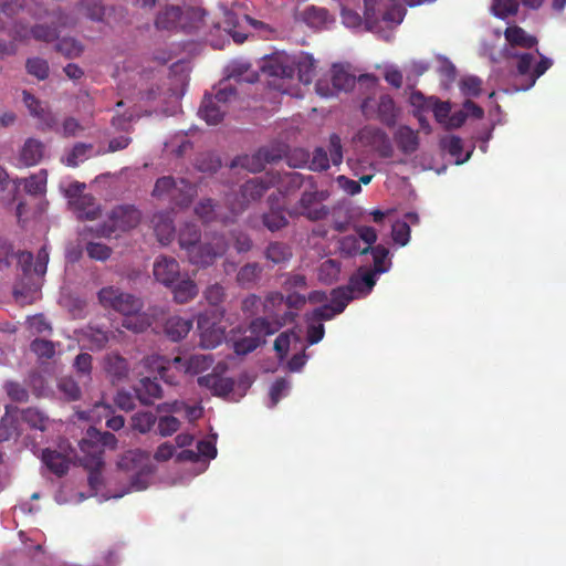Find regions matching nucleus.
<instances>
[{
  "label": "nucleus",
  "mask_w": 566,
  "mask_h": 566,
  "mask_svg": "<svg viewBox=\"0 0 566 566\" xmlns=\"http://www.w3.org/2000/svg\"><path fill=\"white\" fill-rule=\"evenodd\" d=\"M405 8L395 0L377 3L376 0H343L342 23L355 31H370L385 41H390L394 30L403 21Z\"/></svg>",
  "instance_id": "f257e3e1"
},
{
  "label": "nucleus",
  "mask_w": 566,
  "mask_h": 566,
  "mask_svg": "<svg viewBox=\"0 0 566 566\" xmlns=\"http://www.w3.org/2000/svg\"><path fill=\"white\" fill-rule=\"evenodd\" d=\"M359 91L368 94L360 105L361 113L368 118H376L380 94L378 93V80L376 78V86L374 88H363Z\"/></svg>",
  "instance_id": "4468645a"
},
{
  "label": "nucleus",
  "mask_w": 566,
  "mask_h": 566,
  "mask_svg": "<svg viewBox=\"0 0 566 566\" xmlns=\"http://www.w3.org/2000/svg\"><path fill=\"white\" fill-rule=\"evenodd\" d=\"M135 3L142 8H151L155 4V0H135Z\"/></svg>",
  "instance_id": "c9c22d12"
},
{
  "label": "nucleus",
  "mask_w": 566,
  "mask_h": 566,
  "mask_svg": "<svg viewBox=\"0 0 566 566\" xmlns=\"http://www.w3.org/2000/svg\"><path fill=\"white\" fill-rule=\"evenodd\" d=\"M482 81L473 75L464 76L460 82V91L464 96L476 97L481 93Z\"/></svg>",
  "instance_id": "412c9836"
},
{
  "label": "nucleus",
  "mask_w": 566,
  "mask_h": 566,
  "mask_svg": "<svg viewBox=\"0 0 566 566\" xmlns=\"http://www.w3.org/2000/svg\"><path fill=\"white\" fill-rule=\"evenodd\" d=\"M552 7L556 11H562L566 7V0H553Z\"/></svg>",
  "instance_id": "f704fd0d"
},
{
  "label": "nucleus",
  "mask_w": 566,
  "mask_h": 566,
  "mask_svg": "<svg viewBox=\"0 0 566 566\" xmlns=\"http://www.w3.org/2000/svg\"><path fill=\"white\" fill-rule=\"evenodd\" d=\"M2 28V24L0 23V29Z\"/></svg>",
  "instance_id": "37998d69"
},
{
  "label": "nucleus",
  "mask_w": 566,
  "mask_h": 566,
  "mask_svg": "<svg viewBox=\"0 0 566 566\" xmlns=\"http://www.w3.org/2000/svg\"><path fill=\"white\" fill-rule=\"evenodd\" d=\"M56 23L55 28H50L43 24H38L31 29V35L35 40L50 42L54 40L57 35V28H71L76 25L77 18L72 14H66L59 10L54 13Z\"/></svg>",
  "instance_id": "0eeeda50"
},
{
  "label": "nucleus",
  "mask_w": 566,
  "mask_h": 566,
  "mask_svg": "<svg viewBox=\"0 0 566 566\" xmlns=\"http://www.w3.org/2000/svg\"><path fill=\"white\" fill-rule=\"evenodd\" d=\"M431 101H434L433 96L426 97L420 92H413L410 95V103L418 109V118L423 129L427 128L428 124L424 119L423 114L430 112L429 105Z\"/></svg>",
  "instance_id": "dca6fc26"
},
{
  "label": "nucleus",
  "mask_w": 566,
  "mask_h": 566,
  "mask_svg": "<svg viewBox=\"0 0 566 566\" xmlns=\"http://www.w3.org/2000/svg\"><path fill=\"white\" fill-rule=\"evenodd\" d=\"M196 132H197V128L191 127V128L186 133V135H187V136H190V137H196Z\"/></svg>",
  "instance_id": "e433bc0d"
},
{
  "label": "nucleus",
  "mask_w": 566,
  "mask_h": 566,
  "mask_svg": "<svg viewBox=\"0 0 566 566\" xmlns=\"http://www.w3.org/2000/svg\"><path fill=\"white\" fill-rule=\"evenodd\" d=\"M438 63V72L446 76L448 81H452L455 76L454 65L446 57H439Z\"/></svg>",
  "instance_id": "b1692460"
},
{
  "label": "nucleus",
  "mask_w": 566,
  "mask_h": 566,
  "mask_svg": "<svg viewBox=\"0 0 566 566\" xmlns=\"http://www.w3.org/2000/svg\"><path fill=\"white\" fill-rule=\"evenodd\" d=\"M430 112L433 113L434 118L443 127H447L448 120L451 115V105L449 102H440L434 97V101L429 102Z\"/></svg>",
  "instance_id": "6ab92c4d"
},
{
  "label": "nucleus",
  "mask_w": 566,
  "mask_h": 566,
  "mask_svg": "<svg viewBox=\"0 0 566 566\" xmlns=\"http://www.w3.org/2000/svg\"><path fill=\"white\" fill-rule=\"evenodd\" d=\"M467 118H468V116L465 114V111H463V108L455 111L450 115V118L448 120L446 128H448V129L459 128L464 124Z\"/></svg>",
  "instance_id": "a878e982"
},
{
  "label": "nucleus",
  "mask_w": 566,
  "mask_h": 566,
  "mask_svg": "<svg viewBox=\"0 0 566 566\" xmlns=\"http://www.w3.org/2000/svg\"><path fill=\"white\" fill-rule=\"evenodd\" d=\"M450 142L458 143V142H461V140H460V138H458V137H453Z\"/></svg>",
  "instance_id": "79ce46f5"
},
{
  "label": "nucleus",
  "mask_w": 566,
  "mask_h": 566,
  "mask_svg": "<svg viewBox=\"0 0 566 566\" xmlns=\"http://www.w3.org/2000/svg\"><path fill=\"white\" fill-rule=\"evenodd\" d=\"M376 77L370 74H356L350 72L348 65L333 64L329 71V77H322L315 84L317 95L328 98L335 96L338 92H347L354 87L358 90L374 88Z\"/></svg>",
  "instance_id": "7ed1b4c3"
},
{
  "label": "nucleus",
  "mask_w": 566,
  "mask_h": 566,
  "mask_svg": "<svg viewBox=\"0 0 566 566\" xmlns=\"http://www.w3.org/2000/svg\"><path fill=\"white\" fill-rule=\"evenodd\" d=\"M178 105L174 106V109L169 113L170 115L175 114L177 112Z\"/></svg>",
  "instance_id": "a19ab883"
},
{
  "label": "nucleus",
  "mask_w": 566,
  "mask_h": 566,
  "mask_svg": "<svg viewBox=\"0 0 566 566\" xmlns=\"http://www.w3.org/2000/svg\"><path fill=\"white\" fill-rule=\"evenodd\" d=\"M410 69L416 76H419L428 70V64L423 61H416L411 63Z\"/></svg>",
  "instance_id": "473e14b6"
},
{
  "label": "nucleus",
  "mask_w": 566,
  "mask_h": 566,
  "mask_svg": "<svg viewBox=\"0 0 566 566\" xmlns=\"http://www.w3.org/2000/svg\"><path fill=\"white\" fill-rule=\"evenodd\" d=\"M396 115L397 109L394 99L387 94H379L376 118L390 125L395 122Z\"/></svg>",
  "instance_id": "ddd939ff"
},
{
  "label": "nucleus",
  "mask_w": 566,
  "mask_h": 566,
  "mask_svg": "<svg viewBox=\"0 0 566 566\" xmlns=\"http://www.w3.org/2000/svg\"><path fill=\"white\" fill-rule=\"evenodd\" d=\"M78 10H82L93 21H101L104 15V7L101 0H84L78 4Z\"/></svg>",
  "instance_id": "aec40b11"
},
{
  "label": "nucleus",
  "mask_w": 566,
  "mask_h": 566,
  "mask_svg": "<svg viewBox=\"0 0 566 566\" xmlns=\"http://www.w3.org/2000/svg\"><path fill=\"white\" fill-rule=\"evenodd\" d=\"M385 80L394 87L399 88L402 85V73L398 67L389 65L385 69Z\"/></svg>",
  "instance_id": "5701e85b"
},
{
  "label": "nucleus",
  "mask_w": 566,
  "mask_h": 566,
  "mask_svg": "<svg viewBox=\"0 0 566 566\" xmlns=\"http://www.w3.org/2000/svg\"><path fill=\"white\" fill-rule=\"evenodd\" d=\"M521 2L524 7L536 10L542 7L545 0H521Z\"/></svg>",
  "instance_id": "72a5a7b5"
},
{
  "label": "nucleus",
  "mask_w": 566,
  "mask_h": 566,
  "mask_svg": "<svg viewBox=\"0 0 566 566\" xmlns=\"http://www.w3.org/2000/svg\"><path fill=\"white\" fill-rule=\"evenodd\" d=\"M417 136L415 132L407 127V126H400L397 129V140L396 142H416Z\"/></svg>",
  "instance_id": "c756f323"
},
{
  "label": "nucleus",
  "mask_w": 566,
  "mask_h": 566,
  "mask_svg": "<svg viewBox=\"0 0 566 566\" xmlns=\"http://www.w3.org/2000/svg\"><path fill=\"white\" fill-rule=\"evenodd\" d=\"M83 45L73 38H63L56 43V50L66 57H77L83 52Z\"/></svg>",
  "instance_id": "f3484780"
},
{
  "label": "nucleus",
  "mask_w": 566,
  "mask_h": 566,
  "mask_svg": "<svg viewBox=\"0 0 566 566\" xmlns=\"http://www.w3.org/2000/svg\"><path fill=\"white\" fill-rule=\"evenodd\" d=\"M133 115H117L112 119L113 126L118 130H128L132 127Z\"/></svg>",
  "instance_id": "bb28decb"
},
{
  "label": "nucleus",
  "mask_w": 566,
  "mask_h": 566,
  "mask_svg": "<svg viewBox=\"0 0 566 566\" xmlns=\"http://www.w3.org/2000/svg\"><path fill=\"white\" fill-rule=\"evenodd\" d=\"M226 20L224 23L227 25V31L233 39L235 43H243L247 39V34L242 31H237L235 28L241 25V22L244 21L249 24L254 25L255 22L248 15H242L241 18L237 17L231 11H226L224 13Z\"/></svg>",
  "instance_id": "f8f14e48"
},
{
  "label": "nucleus",
  "mask_w": 566,
  "mask_h": 566,
  "mask_svg": "<svg viewBox=\"0 0 566 566\" xmlns=\"http://www.w3.org/2000/svg\"><path fill=\"white\" fill-rule=\"evenodd\" d=\"M259 80V73L253 70L251 64L247 61H233L227 66V81L223 83H255Z\"/></svg>",
  "instance_id": "6e6552de"
},
{
  "label": "nucleus",
  "mask_w": 566,
  "mask_h": 566,
  "mask_svg": "<svg viewBox=\"0 0 566 566\" xmlns=\"http://www.w3.org/2000/svg\"><path fill=\"white\" fill-rule=\"evenodd\" d=\"M518 11V2L516 0H493L491 12L502 20L515 15Z\"/></svg>",
  "instance_id": "2eb2a0df"
},
{
  "label": "nucleus",
  "mask_w": 566,
  "mask_h": 566,
  "mask_svg": "<svg viewBox=\"0 0 566 566\" xmlns=\"http://www.w3.org/2000/svg\"><path fill=\"white\" fill-rule=\"evenodd\" d=\"M15 122V114L11 112H4L0 114V128L12 125Z\"/></svg>",
  "instance_id": "2f4dec72"
},
{
  "label": "nucleus",
  "mask_w": 566,
  "mask_h": 566,
  "mask_svg": "<svg viewBox=\"0 0 566 566\" xmlns=\"http://www.w3.org/2000/svg\"><path fill=\"white\" fill-rule=\"evenodd\" d=\"M156 28L160 30H174L185 28L182 11L178 7H169L161 11L156 19Z\"/></svg>",
  "instance_id": "9d476101"
},
{
  "label": "nucleus",
  "mask_w": 566,
  "mask_h": 566,
  "mask_svg": "<svg viewBox=\"0 0 566 566\" xmlns=\"http://www.w3.org/2000/svg\"><path fill=\"white\" fill-rule=\"evenodd\" d=\"M23 103L29 114L36 120L41 129H55L57 126L56 116L49 109L48 105L27 91H23Z\"/></svg>",
  "instance_id": "423d86ee"
},
{
  "label": "nucleus",
  "mask_w": 566,
  "mask_h": 566,
  "mask_svg": "<svg viewBox=\"0 0 566 566\" xmlns=\"http://www.w3.org/2000/svg\"><path fill=\"white\" fill-rule=\"evenodd\" d=\"M235 96L233 85L220 83L217 93L206 95L199 107L198 115L209 125H217L221 122L227 109V103Z\"/></svg>",
  "instance_id": "20e7f679"
},
{
  "label": "nucleus",
  "mask_w": 566,
  "mask_h": 566,
  "mask_svg": "<svg viewBox=\"0 0 566 566\" xmlns=\"http://www.w3.org/2000/svg\"><path fill=\"white\" fill-rule=\"evenodd\" d=\"M27 70L31 75H34L39 80H44L49 74V65L46 61L33 57L27 62Z\"/></svg>",
  "instance_id": "4be33fe9"
},
{
  "label": "nucleus",
  "mask_w": 566,
  "mask_h": 566,
  "mask_svg": "<svg viewBox=\"0 0 566 566\" xmlns=\"http://www.w3.org/2000/svg\"><path fill=\"white\" fill-rule=\"evenodd\" d=\"M23 3L20 0H7L6 2H0V10L11 17L17 14L20 10L23 9Z\"/></svg>",
  "instance_id": "393cba45"
},
{
  "label": "nucleus",
  "mask_w": 566,
  "mask_h": 566,
  "mask_svg": "<svg viewBox=\"0 0 566 566\" xmlns=\"http://www.w3.org/2000/svg\"><path fill=\"white\" fill-rule=\"evenodd\" d=\"M462 108L465 111L468 117L471 116L473 118H482L484 115L483 109L470 99L463 103Z\"/></svg>",
  "instance_id": "cd10ccee"
},
{
  "label": "nucleus",
  "mask_w": 566,
  "mask_h": 566,
  "mask_svg": "<svg viewBox=\"0 0 566 566\" xmlns=\"http://www.w3.org/2000/svg\"><path fill=\"white\" fill-rule=\"evenodd\" d=\"M63 137L69 138L76 136L78 129H81L80 124L74 118H66L62 126Z\"/></svg>",
  "instance_id": "c85d7f7f"
},
{
  "label": "nucleus",
  "mask_w": 566,
  "mask_h": 566,
  "mask_svg": "<svg viewBox=\"0 0 566 566\" xmlns=\"http://www.w3.org/2000/svg\"><path fill=\"white\" fill-rule=\"evenodd\" d=\"M275 87L277 90H280L282 93H289L287 88L285 86H283V84L275 85Z\"/></svg>",
  "instance_id": "4c0bfd02"
},
{
  "label": "nucleus",
  "mask_w": 566,
  "mask_h": 566,
  "mask_svg": "<svg viewBox=\"0 0 566 566\" xmlns=\"http://www.w3.org/2000/svg\"><path fill=\"white\" fill-rule=\"evenodd\" d=\"M505 39L511 45L507 50L509 56L515 60L517 75L523 77L524 82L516 88L526 91L534 86L537 78L542 76L552 65L553 61L543 56L538 50L534 52H521L515 48L531 49L537 44V39L527 34L517 25L507 27L504 31Z\"/></svg>",
  "instance_id": "f03ea898"
},
{
  "label": "nucleus",
  "mask_w": 566,
  "mask_h": 566,
  "mask_svg": "<svg viewBox=\"0 0 566 566\" xmlns=\"http://www.w3.org/2000/svg\"><path fill=\"white\" fill-rule=\"evenodd\" d=\"M33 14L35 15V18H39V19L43 18V14L39 11H34Z\"/></svg>",
  "instance_id": "58836bf2"
},
{
  "label": "nucleus",
  "mask_w": 566,
  "mask_h": 566,
  "mask_svg": "<svg viewBox=\"0 0 566 566\" xmlns=\"http://www.w3.org/2000/svg\"><path fill=\"white\" fill-rule=\"evenodd\" d=\"M293 59L294 55H290L285 52H275L265 56L259 65V69L263 74L279 80L293 78Z\"/></svg>",
  "instance_id": "39448f33"
},
{
  "label": "nucleus",
  "mask_w": 566,
  "mask_h": 566,
  "mask_svg": "<svg viewBox=\"0 0 566 566\" xmlns=\"http://www.w3.org/2000/svg\"><path fill=\"white\" fill-rule=\"evenodd\" d=\"M303 17L308 25L317 29L327 28L335 21L327 9L315 6L307 7L303 12Z\"/></svg>",
  "instance_id": "9b49d317"
},
{
  "label": "nucleus",
  "mask_w": 566,
  "mask_h": 566,
  "mask_svg": "<svg viewBox=\"0 0 566 566\" xmlns=\"http://www.w3.org/2000/svg\"><path fill=\"white\" fill-rule=\"evenodd\" d=\"M352 142H386V136L378 127L366 125L357 132Z\"/></svg>",
  "instance_id": "a211bd4d"
},
{
  "label": "nucleus",
  "mask_w": 566,
  "mask_h": 566,
  "mask_svg": "<svg viewBox=\"0 0 566 566\" xmlns=\"http://www.w3.org/2000/svg\"><path fill=\"white\" fill-rule=\"evenodd\" d=\"M334 142H340L339 137H338V136H336V135H335V136H333V137L331 138V143H334Z\"/></svg>",
  "instance_id": "ea45409f"
},
{
  "label": "nucleus",
  "mask_w": 566,
  "mask_h": 566,
  "mask_svg": "<svg viewBox=\"0 0 566 566\" xmlns=\"http://www.w3.org/2000/svg\"><path fill=\"white\" fill-rule=\"evenodd\" d=\"M64 72L67 75V77H70L71 80H78L83 75L82 69L78 65L73 64V63L67 64L64 67Z\"/></svg>",
  "instance_id": "7c9ffc66"
},
{
  "label": "nucleus",
  "mask_w": 566,
  "mask_h": 566,
  "mask_svg": "<svg viewBox=\"0 0 566 566\" xmlns=\"http://www.w3.org/2000/svg\"><path fill=\"white\" fill-rule=\"evenodd\" d=\"M294 73H297L300 82L310 84L315 76L316 61L312 54L300 52L293 59Z\"/></svg>",
  "instance_id": "1a4fd4ad"
}]
</instances>
